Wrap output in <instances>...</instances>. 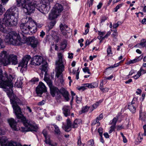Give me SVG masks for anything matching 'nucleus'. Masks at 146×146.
I'll use <instances>...</instances> for the list:
<instances>
[{"instance_id": "nucleus-1", "label": "nucleus", "mask_w": 146, "mask_h": 146, "mask_svg": "<svg viewBox=\"0 0 146 146\" xmlns=\"http://www.w3.org/2000/svg\"><path fill=\"white\" fill-rule=\"evenodd\" d=\"M17 5L23 9L28 14L33 13L35 8L44 14L49 11L50 7L48 3L42 4L40 3V0H33L29 2V0H16Z\"/></svg>"}, {"instance_id": "nucleus-2", "label": "nucleus", "mask_w": 146, "mask_h": 146, "mask_svg": "<svg viewBox=\"0 0 146 146\" xmlns=\"http://www.w3.org/2000/svg\"><path fill=\"white\" fill-rule=\"evenodd\" d=\"M10 100L17 118L21 120L24 125L27 129L26 131H36L38 127L36 124L33 121L26 119L23 116L21 109L18 106V104H22V101L15 95H13V97L10 99Z\"/></svg>"}, {"instance_id": "nucleus-3", "label": "nucleus", "mask_w": 146, "mask_h": 146, "mask_svg": "<svg viewBox=\"0 0 146 146\" xmlns=\"http://www.w3.org/2000/svg\"><path fill=\"white\" fill-rule=\"evenodd\" d=\"M19 15L18 9L16 6L12 7L9 9L4 15L3 19V24L2 20L0 19V31L4 33L8 31L5 26L13 27L16 26L17 23V17Z\"/></svg>"}, {"instance_id": "nucleus-4", "label": "nucleus", "mask_w": 146, "mask_h": 146, "mask_svg": "<svg viewBox=\"0 0 146 146\" xmlns=\"http://www.w3.org/2000/svg\"><path fill=\"white\" fill-rule=\"evenodd\" d=\"M30 37L27 38L23 35V39H21L19 34L15 31H11L7 35L5 41L6 42L14 45H19L21 43H29Z\"/></svg>"}, {"instance_id": "nucleus-5", "label": "nucleus", "mask_w": 146, "mask_h": 146, "mask_svg": "<svg viewBox=\"0 0 146 146\" xmlns=\"http://www.w3.org/2000/svg\"><path fill=\"white\" fill-rule=\"evenodd\" d=\"M2 66L0 64V88H5L7 86L13 87V84L12 80L14 78L11 75L8 76L6 72L3 73L1 68Z\"/></svg>"}, {"instance_id": "nucleus-6", "label": "nucleus", "mask_w": 146, "mask_h": 146, "mask_svg": "<svg viewBox=\"0 0 146 146\" xmlns=\"http://www.w3.org/2000/svg\"><path fill=\"white\" fill-rule=\"evenodd\" d=\"M63 10V8L61 4L56 3L49 14L48 19L50 20H52L57 18L60 15Z\"/></svg>"}, {"instance_id": "nucleus-7", "label": "nucleus", "mask_w": 146, "mask_h": 146, "mask_svg": "<svg viewBox=\"0 0 146 146\" xmlns=\"http://www.w3.org/2000/svg\"><path fill=\"white\" fill-rule=\"evenodd\" d=\"M59 60L56 62V68L57 70L56 76L58 78L64 70V67L62 60L63 55L60 53L58 54Z\"/></svg>"}, {"instance_id": "nucleus-8", "label": "nucleus", "mask_w": 146, "mask_h": 146, "mask_svg": "<svg viewBox=\"0 0 146 146\" xmlns=\"http://www.w3.org/2000/svg\"><path fill=\"white\" fill-rule=\"evenodd\" d=\"M80 120L76 119L74 121L72 125L71 121L69 119L66 121V124L65 126V131L66 132H69L71 130L72 128H75L77 127L79 124Z\"/></svg>"}, {"instance_id": "nucleus-9", "label": "nucleus", "mask_w": 146, "mask_h": 146, "mask_svg": "<svg viewBox=\"0 0 146 146\" xmlns=\"http://www.w3.org/2000/svg\"><path fill=\"white\" fill-rule=\"evenodd\" d=\"M8 53L5 51H2L0 54V62L2 63L4 66H6L9 64V61L8 60L9 57Z\"/></svg>"}, {"instance_id": "nucleus-10", "label": "nucleus", "mask_w": 146, "mask_h": 146, "mask_svg": "<svg viewBox=\"0 0 146 146\" xmlns=\"http://www.w3.org/2000/svg\"><path fill=\"white\" fill-rule=\"evenodd\" d=\"M45 62L46 63V62L43 60L42 57L38 55H36L34 56L32 58L31 62V64L34 65H39Z\"/></svg>"}, {"instance_id": "nucleus-11", "label": "nucleus", "mask_w": 146, "mask_h": 146, "mask_svg": "<svg viewBox=\"0 0 146 146\" xmlns=\"http://www.w3.org/2000/svg\"><path fill=\"white\" fill-rule=\"evenodd\" d=\"M138 105V102L137 100V98H134L132 101L129 104L128 108L131 113H134L136 112V109Z\"/></svg>"}, {"instance_id": "nucleus-12", "label": "nucleus", "mask_w": 146, "mask_h": 146, "mask_svg": "<svg viewBox=\"0 0 146 146\" xmlns=\"http://www.w3.org/2000/svg\"><path fill=\"white\" fill-rule=\"evenodd\" d=\"M36 92L37 94L40 97L43 93H47L46 87L42 82H39L38 86L36 88Z\"/></svg>"}, {"instance_id": "nucleus-13", "label": "nucleus", "mask_w": 146, "mask_h": 146, "mask_svg": "<svg viewBox=\"0 0 146 146\" xmlns=\"http://www.w3.org/2000/svg\"><path fill=\"white\" fill-rule=\"evenodd\" d=\"M50 94L52 97H54L56 94L57 99H59L61 98V92L57 87L52 86L50 88Z\"/></svg>"}, {"instance_id": "nucleus-14", "label": "nucleus", "mask_w": 146, "mask_h": 146, "mask_svg": "<svg viewBox=\"0 0 146 146\" xmlns=\"http://www.w3.org/2000/svg\"><path fill=\"white\" fill-rule=\"evenodd\" d=\"M31 58L30 55H26L23 58L22 61L19 63L18 66L25 68L27 67L28 62Z\"/></svg>"}, {"instance_id": "nucleus-15", "label": "nucleus", "mask_w": 146, "mask_h": 146, "mask_svg": "<svg viewBox=\"0 0 146 146\" xmlns=\"http://www.w3.org/2000/svg\"><path fill=\"white\" fill-rule=\"evenodd\" d=\"M29 39V43H30L31 47L33 48L36 47L39 43L38 39L34 36L30 37Z\"/></svg>"}, {"instance_id": "nucleus-16", "label": "nucleus", "mask_w": 146, "mask_h": 146, "mask_svg": "<svg viewBox=\"0 0 146 146\" xmlns=\"http://www.w3.org/2000/svg\"><path fill=\"white\" fill-rule=\"evenodd\" d=\"M8 60L9 61V64L11 63L13 64L16 65L18 62L17 56L13 54L9 55Z\"/></svg>"}, {"instance_id": "nucleus-17", "label": "nucleus", "mask_w": 146, "mask_h": 146, "mask_svg": "<svg viewBox=\"0 0 146 146\" xmlns=\"http://www.w3.org/2000/svg\"><path fill=\"white\" fill-rule=\"evenodd\" d=\"M20 28L23 33L28 34L29 33V25L27 23H23L21 24Z\"/></svg>"}, {"instance_id": "nucleus-18", "label": "nucleus", "mask_w": 146, "mask_h": 146, "mask_svg": "<svg viewBox=\"0 0 146 146\" xmlns=\"http://www.w3.org/2000/svg\"><path fill=\"white\" fill-rule=\"evenodd\" d=\"M8 122L11 127L15 130H18L19 129L17 126V123L15 120L13 118H10L7 120Z\"/></svg>"}, {"instance_id": "nucleus-19", "label": "nucleus", "mask_w": 146, "mask_h": 146, "mask_svg": "<svg viewBox=\"0 0 146 146\" xmlns=\"http://www.w3.org/2000/svg\"><path fill=\"white\" fill-rule=\"evenodd\" d=\"M70 106H64L62 108V112L64 116L67 117L70 116Z\"/></svg>"}, {"instance_id": "nucleus-20", "label": "nucleus", "mask_w": 146, "mask_h": 146, "mask_svg": "<svg viewBox=\"0 0 146 146\" xmlns=\"http://www.w3.org/2000/svg\"><path fill=\"white\" fill-rule=\"evenodd\" d=\"M60 30L62 32V34L64 35H65L68 33V31L70 30L69 28L66 25H63L62 24L60 25Z\"/></svg>"}, {"instance_id": "nucleus-21", "label": "nucleus", "mask_w": 146, "mask_h": 146, "mask_svg": "<svg viewBox=\"0 0 146 146\" xmlns=\"http://www.w3.org/2000/svg\"><path fill=\"white\" fill-rule=\"evenodd\" d=\"M61 94H62L66 101H68L69 100V96L70 94L69 92L64 88L61 90Z\"/></svg>"}, {"instance_id": "nucleus-22", "label": "nucleus", "mask_w": 146, "mask_h": 146, "mask_svg": "<svg viewBox=\"0 0 146 146\" xmlns=\"http://www.w3.org/2000/svg\"><path fill=\"white\" fill-rule=\"evenodd\" d=\"M29 34L30 35L31 34H33V33H35L37 30V27L36 23H34L33 24V26L32 27H31L29 26Z\"/></svg>"}, {"instance_id": "nucleus-23", "label": "nucleus", "mask_w": 146, "mask_h": 146, "mask_svg": "<svg viewBox=\"0 0 146 146\" xmlns=\"http://www.w3.org/2000/svg\"><path fill=\"white\" fill-rule=\"evenodd\" d=\"M143 57V56L142 55H141L139 57H136L133 60L129 61L127 63L128 64H133L138 62V61L141 60L142 59Z\"/></svg>"}, {"instance_id": "nucleus-24", "label": "nucleus", "mask_w": 146, "mask_h": 146, "mask_svg": "<svg viewBox=\"0 0 146 146\" xmlns=\"http://www.w3.org/2000/svg\"><path fill=\"white\" fill-rule=\"evenodd\" d=\"M45 142L46 144H48L51 146H57L56 143H52L50 139V136H48L47 137H45Z\"/></svg>"}, {"instance_id": "nucleus-25", "label": "nucleus", "mask_w": 146, "mask_h": 146, "mask_svg": "<svg viewBox=\"0 0 146 146\" xmlns=\"http://www.w3.org/2000/svg\"><path fill=\"white\" fill-rule=\"evenodd\" d=\"M54 128V131L55 133L58 135H60L61 133V132L59 128V127L55 124L53 125Z\"/></svg>"}, {"instance_id": "nucleus-26", "label": "nucleus", "mask_w": 146, "mask_h": 146, "mask_svg": "<svg viewBox=\"0 0 146 146\" xmlns=\"http://www.w3.org/2000/svg\"><path fill=\"white\" fill-rule=\"evenodd\" d=\"M44 79L50 88L52 86V81L50 79L44 77Z\"/></svg>"}, {"instance_id": "nucleus-27", "label": "nucleus", "mask_w": 146, "mask_h": 146, "mask_svg": "<svg viewBox=\"0 0 146 146\" xmlns=\"http://www.w3.org/2000/svg\"><path fill=\"white\" fill-rule=\"evenodd\" d=\"M23 82L21 81L17 80L15 83V85L18 88H21L22 86Z\"/></svg>"}, {"instance_id": "nucleus-28", "label": "nucleus", "mask_w": 146, "mask_h": 146, "mask_svg": "<svg viewBox=\"0 0 146 146\" xmlns=\"http://www.w3.org/2000/svg\"><path fill=\"white\" fill-rule=\"evenodd\" d=\"M67 46L66 41V40H64L61 43V48L62 50L65 49Z\"/></svg>"}, {"instance_id": "nucleus-29", "label": "nucleus", "mask_w": 146, "mask_h": 146, "mask_svg": "<svg viewBox=\"0 0 146 146\" xmlns=\"http://www.w3.org/2000/svg\"><path fill=\"white\" fill-rule=\"evenodd\" d=\"M42 64L41 66V69L44 72H46L47 70V63H46L45 62V64H44V63H42Z\"/></svg>"}, {"instance_id": "nucleus-30", "label": "nucleus", "mask_w": 146, "mask_h": 146, "mask_svg": "<svg viewBox=\"0 0 146 146\" xmlns=\"http://www.w3.org/2000/svg\"><path fill=\"white\" fill-rule=\"evenodd\" d=\"M118 119V117H116L114 118L111 123V124L115 126L117 121Z\"/></svg>"}, {"instance_id": "nucleus-31", "label": "nucleus", "mask_w": 146, "mask_h": 146, "mask_svg": "<svg viewBox=\"0 0 146 146\" xmlns=\"http://www.w3.org/2000/svg\"><path fill=\"white\" fill-rule=\"evenodd\" d=\"M39 81L38 78L34 77L30 81V82L33 84H34L36 82H37Z\"/></svg>"}, {"instance_id": "nucleus-32", "label": "nucleus", "mask_w": 146, "mask_h": 146, "mask_svg": "<svg viewBox=\"0 0 146 146\" xmlns=\"http://www.w3.org/2000/svg\"><path fill=\"white\" fill-rule=\"evenodd\" d=\"M123 3H121L117 5L114 9V11L117 12L118 9H119L123 5Z\"/></svg>"}, {"instance_id": "nucleus-33", "label": "nucleus", "mask_w": 146, "mask_h": 146, "mask_svg": "<svg viewBox=\"0 0 146 146\" xmlns=\"http://www.w3.org/2000/svg\"><path fill=\"white\" fill-rule=\"evenodd\" d=\"M62 72L61 74L60 75H59V76H60V78H59V80H60V81L61 84L62 85H64V80L63 79V78L62 77ZM58 78L59 77H58Z\"/></svg>"}, {"instance_id": "nucleus-34", "label": "nucleus", "mask_w": 146, "mask_h": 146, "mask_svg": "<svg viewBox=\"0 0 146 146\" xmlns=\"http://www.w3.org/2000/svg\"><path fill=\"white\" fill-rule=\"evenodd\" d=\"M138 72H139V73L141 75L142 74H144L146 73V71L143 69L142 67H141Z\"/></svg>"}, {"instance_id": "nucleus-35", "label": "nucleus", "mask_w": 146, "mask_h": 146, "mask_svg": "<svg viewBox=\"0 0 146 146\" xmlns=\"http://www.w3.org/2000/svg\"><path fill=\"white\" fill-rule=\"evenodd\" d=\"M143 134L142 133H139L138 136V137L137 139L140 142H141L142 141L143 139Z\"/></svg>"}, {"instance_id": "nucleus-36", "label": "nucleus", "mask_w": 146, "mask_h": 146, "mask_svg": "<svg viewBox=\"0 0 146 146\" xmlns=\"http://www.w3.org/2000/svg\"><path fill=\"white\" fill-rule=\"evenodd\" d=\"M91 88H94L98 86V84L97 83L94 82L90 84Z\"/></svg>"}, {"instance_id": "nucleus-37", "label": "nucleus", "mask_w": 146, "mask_h": 146, "mask_svg": "<svg viewBox=\"0 0 146 146\" xmlns=\"http://www.w3.org/2000/svg\"><path fill=\"white\" fill-rule=\"evenodd\" d=\"M89 108L87 106H86L84 107H83L82 110V111L83 113H84L86 111H87L89 109Z\"/></svg>"}, {"instance_id": "nucleus-38", "label": "nucleus", "mask_w": 146, "mask_h": 146, "mask_svg": "<svg viewBox=\"0 0 146 146\" xmlns=\"http://www.w3.org/2000/svg\"><path fill=\"white\" fill-rule=\"evenodd\" d=\"M3 42V40L0 38V49L3 48L5 47V46L2 44Z\"/></svg>"}, {"instance_id": "nucleus-39", "label": "nucleus", "mask_w": 146, "mask_h": 146, "mask_svg": "<svg viewBox=\"0 0 146 146\" xmlns=\"http://www.w3.org/2000/svg\"><path fill=\"white\" fill-rule=\"evenodd\" d=\"M111 47L110 46H109L107 49V53L108 55L112 54V51L111 50Z\"/></svg>"}, {"instance_id": "nucleus-40", "label": "nucleus", "mask_w": 146, "mask_h": 146, "mask_svg": "<svg viewBox=\"0 0 146 146\" xmlns=\"http://www.w3.org/2000/svg\"><path fill=\"white\" fill-rule=\"evenodd\" d=\"M140 45L142 47H144L146 46V39L141 41L140 43Z\"/></svg>"}, {"instance_id": "nucleus-41", "label": "nucleus", "mask_w": 146, "mask_h": 146, "mask_svg": "<svg viewBox=\"0 0 146 146\" xmlns=\"http://www.w3.org/2000/svg\"><path fill=\"white\" fill-rule=\"evenodd\" d=\"M5 11V9L2 7V5L0 4V15H1Z\"/></svg>"}, {"instance_id": "nucleus-42", "label": "nucleus", "mask_w": 146, "mask_h": 146, "mask_svg": "<svg viewBox=\"0 0 146 146\" xmlns=\"http://www.w3.org/2000/svg\"><path fill=\"white\" fill-rule=\"evenodd\" d=\"M99 118L97 117L94 120L92 123V125H95L97 123H98L99 121Z\"/></svg>"}, {"instance_id": "nucleus-43", "label": "nucleus", "mask_w": 146, "mask_h": 146, "mask_svg": "<svg viewBox=\"0 0 146 146\" xmlns=\"http://www.w3.org/2000/svg\"><path fill=\"white\" fill-rule=\"evenodd\" d=\"M77 89L79 90H81L82 91H83L86 89V88L85 87L84 85V86L78 87H77Z\"/></svg>"}, {"instance_id": "nucleus-44", "label": "nucleus", "mask_w": 146, "mask_h": 146, "mask_svg": "<svg viewBox=\"0 0 146 146\" xmlns=\"http://www.w3.org/2000/svg\"><path fill=\"white\" fill-rule=\"evenodd\" d=\"M141 76L140 74L139 73V72H137V74L135 75L133 77L135 79H137L140 76Z\"/></svg>"}, {"instance_id": "nucleus-45", "label": "nucleus", "mask_w": 146, "mask_h": 146, "mask_svg": "<svg viewBox=\"0 0 146 146\" xmlns=\"http://www.w3.org/2000/svg\"><path fill=\"white\" fill-rule=\"evenodd\" d=\"M83 70L84 72H87L88 74H90V70L88 67H86L83 68Z\"/></svg>"}, {"instance_id": "nucleus-46", "label": "nucleus", "mask_w": 146, "mask_h": 146, "mask_svg": "<svg viewBox=\"0 0 146 146\" xmlns=\"http://www.w3.org/2000/svg\"><path fill=\"white\" fill-rule=\"evenodd\" d=\"M89 146H94V142L93 139H91L88 141Z\"/></svg>"}, {"instance_id": "nucleus-47", "label": "nucleus", "mask_w": 146, "mask_h": 146, "mask_svg": "<svg viewBox=\"0 0 146 146\" xmlns=\"http://www.w3.org/2000/svg\"><path fill=\"white\" fill-rule=\"evenodd\" d=\"M115 126L113 125L110 127V129L109 131V133H112V132H113V131H114Z\"/></svg>"}, {"instance_id": "nucleus-48", "label": "nucleus", "mask_w": 146, "mask_h": 146, "mask_svg": "<svg viewBox=\"0 0 146 146\" xmlns=\"http://www.w3.org/2000/svg\"><path fill=\"white\" fill-rule=\"evenodd\" d=\"M76 101L77 103L80 104L81 102V97H78L77 96H76Z\"/></svg>"}, {"instance_id": "nucleus-49", "label": "nucleus", "mask_w": 146, "mask_h": 146, "mask_svg": "<svg viewBox=\"0 0 146 146\" xmlns=\"http://www.w3.org/2000/svg\"><path fill=\"white\" fill-rule=\"evenodd\" d=\"M93 1L94 0H88L87 4L89 5V7L92 5Z\"/></svg>"}, {"instance_id": "nucleus-50", "label": "nucleus", "mask_w": 146, "mask_h": 146, "mask_svg": "<svg viewBox=\"0 0 146 146\" xmlns=\"http://www.w3.org/2000/svg\"><path fill=\"white\" fill-rule=\"evenodd\" d=\"M98 132L100 135H102L103 129L102 127H100L98 129Z\"/></svg>"}, {"instance_id": "nucleus-51", "label": "nucleus", "mask_w": 146, "mask_h": 146, "mask_svg": "<svg viewBox=\"0 0 146 146\" xmlns=\"http://www.w3.org/2000/svg\"><path fill=\"white\" fill-rule=\"evenodd\" d=\"M108 18L106 16H103L102 17L101 20V23H104L105 22V21Z\"/></svg>"}, {"instance_id": "nucleus-52", "label": "nucleus", "mask_w": 146, "mask_h": 146, "mask_svg": "<svg viewBox=\"0 0 146 146\" xmlns=\"http://www.w3.org/2000/svg\"><path fill=\"white\" fill-rule=\"evenodd\" d=\"M81 137L80 136H79V139H78V141L77 142L78 145L79 146H80L81 144Z\"/></svg>"}, {"instance_id": "nucleus-53", "label": "nucleus", "mask_w": 146, "mask_h": 146, "mask_svg": "<svg viewBox=\"0 0 146 146\" xmlns=\"http://www.w3.org/2000/svg\"><path fill=\"white\" fill-rule=\"evenodd\" d=\"M100 90L103 92H107L108 91V89L107 88H102Z\"/></svg>"}, {"instance_id": "nucleus-54", "label": "nucleus", "mask_w": 146, "mask_h": 146, "mask_svg": "<svg viewBox=\"0 0 146 146\" xmlns=\"http://www.w3.org/2000/svg\"><path fill=\"white\" fill-rule=\"evenodd\" d=\"M111 34V32L108 31L107 33L106 34L104 37L102 38V39H104L106 38H107L108 36H109Z\"/></svg>"}, {"instance_id": "nucleus-55", "label": "nucleus", "mask_w": 146, "mask_h": 146, "mask_svg": "<svg viewBox=\"0 0 146 146\" xmlns=\"http://www.w3.org/2000/svg\"><path fill=\"white\" fill-rule=\"evenodd\" d=\"M143 128L144 130V133L143 135L145 136H146V125H144L143 126Z\"/></svg>"}, {"instance_id": "nucleus-56", "label": "nucleus", "mask_w": 146, "mask_h": 146, "mask_svg": "<svg viewBox=\"0 0 146 146\" xmlns=\"http://www.w3.org/2000/svg\"><path fill=\"white\" fill-rule=\"evenodd\" d=\"M118 36L117 33H113L111 35V36L113 38H116Z\"/></svg>"}, {"instance_id": "nucleus-57", "label": "nucleus", "mask_w": 146, "mask_h": 146, "mask_svg": "<svg viewBox=\"0 0 146 146\" xmlns=\"http://www.w3.org/2000/svg\"><path fill=\"white\" fill-rule=\"evenodd\" d=\"M119 22H118L117 23L114 24L113 25V27L114 28L116 29L117 27L119 25V24L118 23Z\"/></svg>"}, {"instance_id": "nucleus-58", "label": "nucleus", "mask_w": 146, "mask_h": 146, "mask_svg": "<svg viewBox=\"0 0 146 146\" xmlns=\"http://www.w3.org/2000/svg\"><path fill=\"white\" fill-rule=\"evenodd\" d=\"M42 133L45 138V137H47L49 136V135H47L46 131L45 130H44L43 131Z\"/></svg>"}, {"instance_id": "nucleus-59", "label": "nucleus", "mask_w": 146, "mask_h": 146, "mask_svg": "<svg viewBox=\"0 0 146 146\" xmlns=\"http://www.w3.org/2000/svg\"><path fill=\"white\" fill-rule=\"evenodd\" d=\"M99 105V102H96L93 105V107L94 108H96Z\"/></svg>"}, {"instance_id": "nucleus-60", "label": "nucleus", "mask_w": 146, "mask_h": 146, "mask_svg": "<svg viewBox=\"0 0 146 146\" xmlns=\"http://www.w3.org/2000/svg\"><path fill=\"white\" fill-rule=\"evenodd\" d=\"M84 86L85 87H88V88H91V85L90 84H84Z\"/></svg>"}, {"instance_id": "nucleus-61", "label": "nucleus", "mask_w": 146, "mask_h": 146, "mask_svg": "<svg viewBox=\"0 0 146 146\" xmlns=\"http://www.w3.org/2000/svg\"><path fill=\"white\" fill-rule=\"evenodd\" d=\"M2 3L3 5H4L6 4L8 2L9 0H1Z\"/></svg>"}, {"instance_id": "nucleus-62", "label": "nucleus", "mask_w": 146, "mask_h": 146, "mask_svg": "<svg viewBox=\"0 0 146 146\" xmlns=\"http://www.w3.org/2000/svg\"><path fill=\"white\" fill-rule=\"evenodd\" d=\"M105 33V32H101V31H98V35H100L101 36H102V37H103V36L104 35Z\"/></svg>"}, {"instance_id": "nucleus-63", "label": "nucleus", "mask_w": 146, "mask_h": 146, "mask_svg": "<svg viewBox=\"0 0 146 146\" xmlns=\"http://www.w3.org/2000/svg\"><path fill=\"white\" fill-rule=\"evenodd\" d=\"M45 35V33L43 31H42L41 32H40V36L43 38L44 36Z\"/></svg>"}, {"instance_id": "nucleus-64", "label": "nucleus", "mask_w": 146, "mask_h": 146, "mask_svg": "<svg viewBox=\"0 0 146 146\" xmlns=\"http://www.w3.org/2000/svg\"><path fill=\"white\" fill-rule=\"evenodd\" d=\"M44 101L42 100L41 102H40L38 103V105L39 106L42 105L44 104Z\"/></svg>"}]
</instances>
